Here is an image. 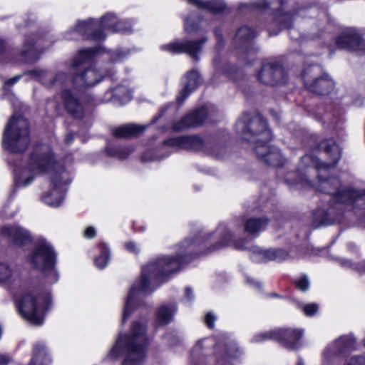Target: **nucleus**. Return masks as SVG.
I'll return each mask as SVG.
<instances>
[{"label":"nucleus","mask_w":365,"mask_h":365,"mask_svg":"<svg viewBox=\"0 0 365 365\" xmlns=\"http://www.w3.org/2000/svg\"><path fill=\"white\" fill-rule=\"evenodd\" d=\"M200 9H206L214 14L221 13L225 11L226 6L222 0H187Z\"/></svg>","instance_id":"nucleus-28"},{"label":"nucleus","mask_w":365,"mask_h":365,"mask_svg":"<svg viewBox=\"0 0 365 365\" xmlns=\"http://www.w3.org/2000/svg\"><path fill=\"white\" fill-rule=\"evenodd\" d=\"M297 365H304V362H303L302 359H299L297 361Z\"/></svg>","instance_id":"nucleus-60"},{"label":"nucleus","mask_w":365,"mask_h":365,"mask_svg":"<svg viewBox=\"0 0 365 365\" xmlns=\"http://www.w3.org/2000/svg\"><path fill=\"white\" fill-rule=\"evenodd\" d=\"M281 10L275 14L274 24L279 26V30L289 29L293 24V15L291 13L281 14Z\"/></svg>","instance_id":"nucleus-34"},{"label":"nucleus","mask_w":365,"mask_h":365,"mask_svg":"<svg viewBox=\"0 0 365 365\" xmlns=\"http://www.w3.org/2000/svg\"><path fill=\"white\" fill-rule=\"evenodd\" d=\"M252 5L255 9L263 11L269 8L270 3L267 0H256Z\"/></svg>","instance_id":"nucleus-41"},{"label":"nucleus","mask_w":365,"mask_h":365,"mask_svg":"<svg viewBox=\"0 0 365 365\" xmlns=\"http://www.w3.org/2000/svg\"><path fill=\"white\" fill-rule=\"evenodd\" d=\"M61 99L65 110L73 118L82 119L88 108V101L71 89H64L61 93Z\"/></svg>","instance_id":"nucleus-13"},{"label":"nucleus","mask_w":365,"mask_h":365,"mask_svg":"<svg viewBox=\"0 0 365 365\" xmlns=\"http://www.w3.org/2000/svg\"><path fill=\"white\" fill-rule=\"evenodd\" d=\"M31 142L29 123L22 116H12L8 121L2 138L4 150L14 153L24 152Z\"/></svg>","instance_id":"nucleus-7"},{"label":"nucleus","mask_w":365,"mask_h":365,"mask_svg":"<svg viewBox=\"0 0 365 365\" xmlns=\"http://www.w3.org/2000/svg\"><path fill=\"white\" fill-rule=\"evenodd\" d=\"M364 346H365V339H364Z\"/></svg>","instance_id":"nucleus-64"},{"label":"nucleus","mask_w":365,"mask_h":365,"mask_svg":"<svg viewBox=\"0 0 365 365\" xmlns=\"http://www.w3.org/2000/svg\"><path fill=\"white\" fill-rule=\"evenodd\" d=\"M198 29H199L198 26H197L194 24H190L188 19H186L185 20V30L187 32L197 31L198 30Z\"/></svg>","instance_id":"nucleus-46"},{"label":"nucleus","mask_w":365,"mask_h":365,"mask_svg":"<svg viewBox=\"0 0 365 365\" xmlns=\"http://www.w3.org/2000/svg\"><path fill=\"white\" fill-rule=\"evenodd\" d=\"M215 35L217 39V46L220 48L224 46L222 31L220 29L215 30Z\"/></svg>","instance_id":"nucleus-47"},{"label":"nucleus","mask_w":365,"mask_h":365,"mask_svg":"<svg viewBox=\"0 0 365 365\" xmlns=\"http://www.w3.org/2000/svg\"><path fill=\"white\" fill-rule=\"evenodd\" d=\"M271 296L274 297H279V295L277 294H276V293L272 294Z\"/></svg>","instance_id":"nucleus-61"},{"label":"nucleus","mask_w":365,"mask_h":365,"mask_svg":"<svg viewBox=\"0 0 365 365\" xmlns=\"http://www.w3.org/2000/svg\"><path fill=\"white\" fill-rule=\"evenodd\" d=\"M318 304L316 303H311L304 305L303 312L306 316L312 317L318 311Z\"/></svg>","instance_id":"nucleus-40"},{"label":"nucleus","mask_w":365,"mask_h":365,"mask_svg":"<svg viewBox=\"0 0 365 365\" xmlns=\"http://www.w3.org/2000/svg\"><path fill=\"white\" fill-rule=\"evenodd\" d=\"M207 41V38L205 36L197 40H175L162 45L161 49L173 54L185 53L195 61H199V54Z\"/></svg>","instance_id":"nucleus-12"},{"label":"nucleus","mask_w":365,"mask_h":365,"mask_svg":"<svg viewBox=\"0 0 365 365\" xmlns=\"http://www.w3.org/2000/svg\"><path fill=\"white\" fill-rule=\"evenodd\" d=\"M20 78H21L20 76H14V78L9 79L6 81V84L9 85V86H12V85L15 84L16 83H17L19 81V80L20 79Z\"/></svg>","instance_id":"nucleus-52"},{"label":"nucleus","mask_w":365,"mask_h":365,"mask_svg":"<svg viewBox=\"0 0 365 365\" xmlns=\"http://www.w3.org/2000/svg\"><path fill=\"white\" fill-rule=\"evenodd\" d=\"M185 81L183 89L177 97V101L179 104H182L188 96L198 86L200 83L198 72L195 70L189 71L185 77Z\"/></svg>","instance_id":"nucleus-25"},{"label":"nucleus","mask_w":365,"mask_h":365,"mask_svg":"<svg viewBox=\"0 0 365 365\" xmlns=\"http://www.w3.org/2000/svg\"><path fill=\"white\" fill-rule=\"evenodd\" d=\"M123 21H118V18L113 14H107L101 21L90 19L87 21H78L76 27L65 34L67 40H78L80 36L85 39L96 41L103 40L106 38L105 31L110 33H129L131 31V24L127 26H116Z\"/></svg>","instance_id":"nucleus-6"},{"label":"nucleus","mask_w":365,"mask_h":365,"mask_svg":"<svg viewBox=\"0 0 365 365\" xmlns=\"http://www.w3.org/2000/svg\"><path fill=\"white\" fill-rule=\"evenodd\" d=\"M202 240L185 239L178 245L175 257L162 256L150 261L142 268L141 277L130 289L126 298L122 323H125L134 311L135 299L138 292L150 293L164 280L165 277L178 272L180 267L198 255Z\"/></svg>","instance_id":"nucleus-2"},{"label":"nucleus","mask_w":365,"mask_h":365,"mask_svg":"<svg viewBox=\"0 0 365 365\" xmlns=\"http://www.w3.org/2000/svg\"><path fill=\"white\" fill-rule=\"evenodd\" d=\"M74 139V134L72 133H69L66 135L65 142L67 144H71Z\"/></svg>","instance_id":"nucleus-53"},{"label":"nucleus","mask_w":365,"mask_h":365,"mask_svg":"<svg viewBox=\"0 0 365 365\" xmlns=\"http://www.w3.org/2000/svg\"><path fill=\"white\" fill-rule=\"evenodd\" d=\"M51 359L46 347L41 344L35 346L32 359L29 365H50Z\"/></svg>","instance_id":"nucleus-30"},{"label":"nucleus","mask_w":365,"mask_h":365,"mask_svg":"<svg viewBox=\"0 0 365 365\" xmlns=\"http://www.w3.org/2000/svg\"><path fill=\"white\" fill-rule=\"evenodd\" d=\"M11 361V359L5 354H0V365H7Z\"/></svg>","instance_id":"nucleus-48"},{"label":"nucleus","mask_w":365,"mask_h":365,"mask_svg":"<svg viewBox=\"0 0 365 365\" xmlns=\"http://www.w3.org/2000/svg\"><path fill=\"white\" fill-rule=\"evenodd\" d=\"M247 282L252 286L256 287L257 288L260 289L262 287V284L260 282L255 281L253 279H250V277L247 278Z\"/></svg>","instance_id":"nucleus-51"},{"label":"nucleus","mask_w":365,"mask_h":365,"mask_svg":"<svg viewBox=\"0 0 365 365\" xmlns=\"http://www.w3.org/2000/svg\"><path fill=\"white\" fill-rule=\"evenodd\" d=\"M52 171V188L42 197V200L51 207H58L63 200V186L71 182L69 173L65 170L53 156L51 148L46 144L36 145L30 155L26 168L21 174L15 170V184L18 187L29 185L35 175Z\"/></svg>","instance_id":"nucleus-3"},{"label":"nucleus","mask_w":365,"mask_h":365,"mask_svg":"<svg viewBox=\"0 0 365 365\" xmlns=\"http://www.w3.org/2000/svg\"><path fill=\"white\" fill-rule=\"evenodd\" d=\"M251 259L253 262L259 263L267 261H282L287 258L288 253L284 250H262L257 246L250 247Z\"/></svg>","instance_id":"nucleus-20"},{"label":"nucleus","mask_w":365,"mask_h":365,"mask_svg":"<svg viewBox=\"0 0 365 365\" xmlns=\"http://www.w3.org/2000/svg\"><path fill=\"white\" fill-rule=\"evenodd\" d=\"M217 232L222 235V240L215 245L209 251L212 252L216 250H219L229 245L232 238L230 232L227 229L225 225H220L217 229Z\"/></svg>","instance_id":"nucleus-35"},{"label":"nucleus","mask_w":365,"mask_h":365,"mask_svg":"<svg viewBox=\"0 0 365 365\" xmlns=\"http://www.w3.org/2000/svg\"><path fill=\"white\" fill-rule=\"evenodd\" d=\"M28 74L36 81L40 82L43 86L48 88L62 86L68 79L67 75L63 72L54 73L42 69L30 70L28 71Z\"/></svg>","instance_id":"nucleus-19"},{"label":"nucleus","mask_w":365,"mask_h":365,"mask_svg":"<svg viewBox=\"0 0 365 365\" xmlns=\"http://www.w3.org/2000/svg\"><path fill=\"white\" fill-rule=\"evenodd\" d=\"M157 120H158V118H154V119L152 120V123H154Z\"/></svg>","instance_id":"nucleus-63"},{"label":"nucleus","mask_w":365,"mask_h":365,"mask_svg":"<svg viewBox=\"0 0 365 365\" xmlns=\"http://www.w3.org/2000/svg\"><path fill=\"white\" fill-rule=\"evenodd\" d=\"M146 128L145 125L135 124H127L113 130V135L119 138H127L138 136L143 133Z\"/></svg>","instance_id":"nucleus-26"},{"label":"nucleus","mask_w":365,"mask_h":365,"mask_svg":"<svg viewBox=\"0 0 365 365\" xmlns=\"http://www.w3.org/2000/svg\"><path fill=\"white\" fill-rule=\"evenodd\" d=\"M346 365H365V356H352Z\"/></svg>","instance_id":"nucleus-42"},{"label":"nucleus","mask_w":365,"mask_h":365,"mask_svg":"<svg viewBox=\"0 0 365 365\" xmlns=\"http://www.w3.org/2000/svg\"><path fill=\"white\" fill-rule=\"evenodd\" d=\"M97 52L96 48L83 49L73 58L71 73H72L73 85L79 89L91 87L99 83L103 76L93 68H88L83 71V65L88 63Z\"/></svg>","instance_id":"nucleus-9"},{"label":"nucleus","mask_w":365,"mask_h":365,"mask_svg":"<svg viewBox=\"0 0 365 365\" xmlns=\"http://www.w3.org/2000/svg\"><path fill=\"white\" fill-rule=\"evenodd\" d=\"M31 265L41 272L43 281L48 284L56 283L58 274L55 268L56 255L45 240H39L29 257Z\"/></svg>","instance_id":"nucleus-8"},{"label":"nucleus","mask_w":365,"mask_h":365,"mask_svg":"<svg viewBox=\"0 0 365 365\" xmlns=\"http://www.w3.org/2000/svg\"><path fill=\"white\" fill-rule=\"evenodd\" d=\"M36 43L39 46L41 44V39L38 38Z\"/></svg>","instance_id":"nucleus-62"},{"label":"nucleus","mask_w":365,"mask_h":365,"mask_svg":"<svg viewBox=\"0 0 365 365\" xmlns=\"http://www.w3.org/2000/svg\"><path fill=\"white\" fill-rule=\"evenodd\" d=\"M267 143L264 142L255 145L254 149L257 158L269 166H282L286 162L285 158L279 148L269 146Z\"/></svg>","instance_id":"nucleus-18"},{"label":"nucleus","mask_w":365,"mask_h":365,"mask_svg":"<svg viewBox=\"0 0 365 365\" xmlns=\"http://www.w3.org/2000/svg\"><path fill=\"white\" fill-rule=\"evenodd\" d=\"M96 235V229L92 227H88L83 232V236L87 239H92Z\"/></svg>","instance_id":"nucleus-45"},{"label":"nucleus","mask_w":365,"mask_h":365,"mask_svg":"<svg viewBox=\"0 0 365 365\" xmlns=\"http://www.w3.org/2000/svg\"><path fill=\"white\" fill-rule=\"evenodd\" d=\"M185 298L187 299V301H191L192 299H193L194 297H193L192 289L190 287H186L185 292Z\"/></svg>","instance_id":"nucleus-49"},{"label":"nucleus","mask_w":365,"mask_h":365,"mask_svg":"<svg viewBox=\"0 0 365 365\" xmlns=\"http://www.w3.org/2000/svg\"><path fill=\"white\" fill-rule=\"evenodd\" d=\"M1 235L8 237L14 244L22 246L29 243L32 237L29 232L17 226H5L1 229Z\"/></svg>","instance_id":"nucleus-22"},{"label":"nucleus","mask_w":365,"mask_h":365,"mask_svg":"<svg viewBox=\"0 0 365 365\" xmlns=\"http://www.w3.org/2000/svg\"><path fill=\"white\" fill-rule=\"evenodd\" d=\"M304 331L299 329H276L256 334L252 339L253 342H263L267 340H275L289 349H296L300 345Z\"/></svg>","instance_id":"nucleus-11"},{"label":"nucleus","mask_w":365,"mask_h":365,"mask_svg":"<svg viewBox=\"0 0 365 365\" xmlns=\"http://www.w3.org/2000/svg\"><path fill=\"white\" fill-rule=\"evenodd\" d=\"M330 205L329 208L326 210L322 208L316 210L313 213L312 225L314 228H317L322 225H329L334 223L336 220L335 208Z\"/></svg>","instance_id":"nucleus-24"},{"label":"nucleus","mask_w":365,"mask_h":365,"mask_svg":"<svg viewBox=\"0 0 365 365\" xmlns=\"http://www.w3.org/2000/svg\"><path fill=\"white\" fill-rule=\"evenodd\" d=\"M147 345L146 324L135 321L128 334L119 335L109 355L114 359L124 356L122 365H138L145 357Z\"/></svg>","instance_id":"nucleus-4"},{"label":"nucleus","mask_w":365,"mask_h":365,"mask_svg":"<svg viewBox=\"0 0 365 365\" xmlns=\"http://www.w3.org/2000/svg\"><path fill=\"white\" fill-rule=\"evenodd\" d=\"M341 263L342 266L346 267H350L351 266V262L348 259H342Z\"/></svg>","instance_id":"nucleus-57"},{"label":"nucleus","mask_w":365,"mask_h":365,"mask_svg":"<svg viewBox=\"0 0 365 365\" xmlns=\"http://www.w3.org/2000/svg\"><path fill=\"white\" fill-rule=\"evenodd\" d=\"M165 145L186 149L190 150H200L204 147V142L197 135H184L169 138L164 142Z\"/></svg>","instance_id":"nucleus-21"},{"label":"nucleus","mask_w":365,"mask_h":365,"mask_svg":"<svg viewBox=\"0 0 365 365\" xmlns=\"http://www.w3.org/2000/svg\"><path fill=\"white\" fill-rule=\"evenodd\" d=\"M257 36L256 31L251 27L244 26L240 27L234 38V44L237 49L248 52L252 41Z\"/></svg>","instance_id":"nucleus-23"},{"label":"nucleus","mask_w":365,"mask_h":365,"mask_svg":"<svg viewBox=\"0 0 365 365\" xmlns=\"http://www.w3.org/2000/svg\"><path fill=\"white\" fill-rule=\"evenodd\" d=\"M13 274L14 271L9 264L0 262V282L9 281Z\"/></svg>","instance_id":"nucleus-38"},{"label":"nucleus","mask_w":365,"mask_h":365,"mask_svg":"<svg viewBox=\"0 0 365 365\" xmlns=\"http://www.w3.org/2000/svg\"><path fill=\"white\" fill-rule=\"evenodd\" d=\"M202 342L203 341H199L197 344L195 346L193 351L197 352L202 349Z\"/></svg>","instance_id":"nucleus-54"},{"label":"nucleus","mask_w":365,"mask_h":365,"mask_svg":"<svg viewBox=\"0 0 365 365\" xmlns=\"http://www.w3.org/2000/svg\"><path fill=\"white\" fill-rule=\"evenodd\" d=\"M267 223V218H250L245 221V231L254 237H257L259 232L265 229Z\"/></svg>","instance_id":"nucleus-29"},{"label":"nucleus","mask_w":365,"mask_h":365,"mask_svg":"<svg viewBox=\"0 0 365 365\" xmlns=\"http://www.w3.org/2000/svg\"><path fill=\"white\" fill-rule=\"evenodd\" d=\"M133 150L130 148H115V147H108L107 152L109 155L116 157L120 159H125L127 158Z\"/></svg>","instance_id":"nucleus-37"},{"label":"nucleus","mask_w":365,"mask_h":365,"mask_svg":"<svg viewBox=\"0 0 365 365\" xmlns=\"http://www.w3.org/2000/svg\"><path fill=\"white\" fill-rule=\"evenodd\" d=\"M176 312L177 307L175 304H163L160 306L156 312V325L165 326L170 323Z\"/></svg>","instance_id":"nucleus-27"},{"label":"nucleus","mask_w":365,"mask_h":365,"mask_svg":"<svg viewBox=\"0 0 365 365\" xmlns=\"http://www.w3.org/2000/svg\"><path fill=\"white\" fill-rule=\"evenodd\" d=\"M355 343L356 341L354 337L351 336H343L338 339L333 344L334 351L338 354H344L346 351L352 350Z\"/></svg>","instance_id":"nucleus-31"},{"label":"nucleus","mask_w":365,"mask_h":365,"mask_svg":"<svg viewBox=\"0 0 365 365\" xmlns=\"http://www.w3.org/2000/svg\"><path fill=\"white\" fill-rule=\"evenodd\" d=\"M257 80L265 85L275 86L285 83L287 73L282 66L276 60L264 61L257 74Z\"/></svg>","instance_id":"nucleus-14"},{"label":"nucleus","mask_w":365,"mask_h":365,"mask_svg":"<svg viewBox=\"0 0 365 365\" xmlns=\"http://www.w3.org/2000/svg\"><path fill=\"white\" fill-rule=\"evenodd\" d=\"M4 49H5V43L1 38H0V54L4 51Z\"/></svg>","instance_id":"nucleus-58"},{"label":"nucleus","mask_w":365,"mask_h":365,"mask_svg":"<svg viewBox=\"0 0 365 365\" xmlns=\"http://www.w3.org/2000/svg\"><path fill=\"white\" fill-rule=\"evenodd\" d=\"M125 56V54L123 52H118L117 54H116V57L114 58V61H120L123 59V58Z\"/></svg>","instance_id":"nucleus-56"},{"label":"nucleus","mask_w":365,"mask_h":365,"mask_svg":"<svg viewBox=\"0 0 365 365\" xmlns=\"http://www.w3.org/2000/svg\"><path fill=\"white\" fill-rule=\"evenodd\" d=\"M236 131L242 138L255 145L264 142H269L272 139L271 131L267 127L265 120L261 115L250 117L249 114H244L235 124Z\"/></svg>","instance_id":"nucleus-10"},{"label":"nucleus","mask_w":365,"mask_h":365,"mask_svg":"<svg viewBox=\"0 0 365 365\" xmlns=\"http://www.w3.org/2000/svg\"><path fill=\"white\" fill-rule=\"evenodd\" d=\"M16 302L22 317L34 325L40 326L51 306V297L48 289L32 284L16 298Z\"/></svg>","instance_id":"nucleus-5"},{"label":"nucleus","mask_w":365,"mask_h":365,"mask_svg":"<svg viewBox=\"0 0 365 365\" xmlns=\"http://www.w3.org/2000/svg\"><path fill=\"white\" fill-rule=\"evenodd\" d=\"M247 243V241L245 240L243 242H235L234 245L235 247L237 250H246L247 249V247L245 245Z\"/></svg>","instance_id":"nucleus-50"},{"label":"nucleus","mask_w":365,"mask_h":365,"mask_svg":"<svg viewBox=\"0 0 365 365\" xmlns=\"http://www.w3.org/2000/svg\"><path fill=\"white\" fill-rule=\"evenodd\" d=\"M317 150H323L329 155L330 162H319L316 157L307 154L301 158L297 170L287 174L286 182L302 187H314L318 191L329 195L331 203L351 205L365 209V192L342 187L337 178L324 177V173L335 167L341 159V152L339 145L333 140H324L318 144Z\"/></svg>","instance_id":"nucleus-1"},{"label":"nucleus","mask_w":365,"mask_h":365,"mask_svg":"<svg viewBox=\"0 0 365 365\" xmlns=\"http://www.w3.org/2000/svg\"><path fill=\"white\" fill-rule=\"evenodd\" d=\"M285 2V0H278V3L280 4L281 6H282Z\"/></svg>","instance_id":"nucleus-59"},{"label":"nucleus","mask_w":365,"mask_h":365,"mask_svg":"<svg viewBox=\"0 0 365 365\" xmlns=\"http://www.w3.org/2000/svg\"><path fill=\"white\" fill-rule=\"evenodd\" d=\"M21 56L24 61L32 63L38 59L39 52L34 43L27 40L24 44Z\"/></svg>","instance_id":"nucleus-32"},{"label":"nucleus","mask_w":365,"mask_h":365,"mask_svg":"<svg viewBox=\"0 0 365 365\" xmlns=\"http://www.w3.org/2000/svg\"><path fill=\"white\" fill-rule=\"evenodd\" d=\"M294 284L297 289L305 292L309 288V281L306 275L299 277L294 280Z\"/></svg>","instance_id":"nucleus-39"},{"label":"nucleus","mask_w":365,"mask_h":365,"mask_svg":"<svg viewBox=\"0 0 365 365\" xmlns=\"http://www.w3.org/2000/svg\"><path fill=\"white\" fill-rule=\"evenodd\" d=\"M118 21H123L122 24H116V26H122V27H124V26H127L129 25V24H132V23L130 21H128V20H118ZM133 25H131L132 26Z\"/></svg>","instance_id":"nucleus-55"},{"label":"nucleus","mask_w":365,"mask_h":365,"mask_svg":"<svg viewBox=\"0 0 365 365\" xmlns=\"http://www.w3.org/2000/svg\"><path fill=\"white\" fill-rule=\"evenodd\" d=\"M101 254L94 259L95 265L98 269H103L110 259V250L106 244L101 242L98 245Z\"/></svg>","instance_id":"nucleus-33"},{"label":"nucleus","mask_w":365,"mask_h":365,"mask_svg":"<svg viewBox=\"0 0 365 365\" xmlns=\"http://www.w3.org/2000/svg\"><path fill=\"white\" fill-rule=\"evenodd\" d=\"M125 247L128 252L131 253L138 254L139 252V248L134 242H126L125 244Z\"/></svg>","instance_id":"nucleus-44"},{"label":"nucleus","mask_w":365,"mask_h":365,"mask_svg":"<svg viewBox=\"0 0 365 365\" xmlns=\"http://www.w3.org/2000/svg\"><path fill=\"white\" fill-rule=\"evenodd\" d=\"M216 317L212 313H207L205 318V322L207 327L212 329L215 326Z\"/></svg>","instance_id":"nucleus-43"},{"label":"nucleus","mask_w":365,"mask_h":365,"mask_svg":"<svg viewBox=\"0 0 365 365\" xmlns=\"http://www.w3.org/2000/svg\"><path fill=\"white\" fill-rule=\"evenodd\" d=\"M113 98L122 102L125 103L130 100L131 93L128 88L124 86H118L110 91Z\"/></svg>","instance_id":"nucleus-36"},{"label":"nucleus","mask_w":365,"mask_h":365,"mask_svg":"<svg viewBox=\"0 0 365 365\" xmlns=\"http://www.w3.org/2000/svg\"><path fill=\"white\" fill-rule=\"evenodd\" d=\"M314 68H316L310 67L304 71L302 78L305 86L309 91L317 95L323 96L331 93L334 88L335 83L328 74H324L314 80L309 78L308 74Z\"/></svg>","instance_id":"nucleus-16"},{"label":"nucleus","mask_w":365,"mask_h":365,"mask_svg":"<svg viewBox=\"0 0 365 365\" xmlns=\"http://www.w3.org/2000/svg\"><path fill=\"white\" fill-rule=\"evenodd\" d=\"M336 44L340 48L355 52H365V40L354 28H349L344 31L336 38Z\"/></svg>","instance_id":"nucleus-17"},{"label":"nucleus","mask_w":365,"mask_h":365,"mask_svg":"<svg viewBox=\"0 0 365 365\" xmlns=\"http://www.w3.org/2000/svg\"><path fill=\"white\" fill-rule=\"evenodd\" d=\"M215 113L212 106H202L196 110L186 115L173 125L174 131L180 132L186 129L202 125L207 119L211 118Z\"/></svg>","instance_id":"nucleus-15"}]
</instances>
